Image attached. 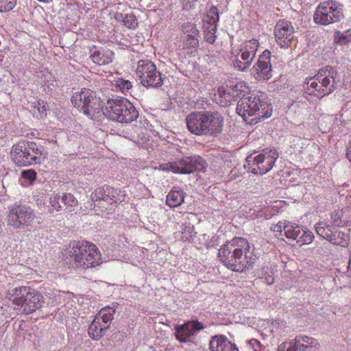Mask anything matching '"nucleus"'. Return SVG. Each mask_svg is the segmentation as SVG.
Instances as JSON below:
<instances>
[{
	"instance_id": "f257e3e1",
	"label": "nucleus",
	"mask_w": 351,
	"mask_h": 351,
	"mask_svg": "<svg viewBox=\"0 0 351 351\" xmlns=\"http://www.w3.org/2000/svg\"><path fill=\"white\" fill-rule=\"evenodd\" d=\"M218 256L228 269L240 273L252 267L257 258L254 246L242 237H234L223 244Z\"/></svg>"
},
{
	"instance_id": "f03ea898",
	"label": "nucleus",
	"mask_w": 351,
	"mask_h": 351,
	"mask_svg": "<svg viewBox=\"0 0 351 351\" xmlns=\"http://www.w3.org/2000/svg\"><path fill=\"white\" fill-rule=\"evenodd\" d=\"M64 261L69 267L78 269L95 267L102 262L98 247L84 240L71 242L64 255Z\"/></svg>"
},
{
	"instance_id": "7ed1b4c3",
	"label": "nucleus",
	"mask_w": 351,
	"mask_h": 351,
	"mask_svg": "<svg viewBox=\"0 0 351 351\" xmlns=\"http://www.w3.org/2000/svg\"><path fill=\"white\" fill-rule=\"evenodd\" d=\"M341 81L338 71L330 66L319 69L312 77L306 78L303 85L304 95L321 99L333 93Z\"/></svg>"
},
{
	"instance_id": "20e7f679",
	"label": "nucleus",
	"mask_w": 351,
	"mask_h": 351,
	"mask_svg": "<svg viewBox=\"0 0 351 351\" xmlns=\"http://www.w3.org/2000/svg\"><path fill=\"white\" fill-rule=\"evenodd\" d=\"M237 112L247 123L256 124L261 119L271 116L272 108L267 103L265 93H250L243 96L238 101Z\"/></svg>"
},
{
	"instance_id": "39448f33",
	"label": "nucleus",
	"mask_w": 351,
	"mask_h": 351,
	"mask_svg": "<svg viewBox=\"0 0 351 351\" xmlns=\"http://www.w3.org/2000/svg\"><path fill=\"white\" fill-rule=\"evenodd\" d=\"M188 130L197 136H217L222 131L223 119L217 113L195 111L186 117Z\"/></svg>"
},
{
	"instance_id": "423d86ee",
	"label": "nucleus",
	"mask_w": 351,
	"mask_h": 351,
	"mask_svg": "<svg viewBox=\"0 0 351 351\" xmlns=\"http://www.w3.org/2000/svg\"><path fill=\"white\" fill-rule=\"evenodd\" d=\"M121 123H130L138 117L134 106L125 97H116L107 101L102 117Z\"/></svg>"
},
{
	"instance_id": "0eeeda50",
	"label": "nucleus",
	"mask_w": 351,
	"mask_h": 351,
	"mask_svg": "<svg viewBox=\"0 0 351 351\" xmlns=\"http://www.w3.org/2000/svg\"><path fill=\"white\" fill-rule=\"evenodd\" d=\"M73 106L91 119H100L103 115V102L90 89L83 88L71 98Z\"/></svg>"
},
{
	"instance_id": "6e6552de",
	"label": "nucleus",
	"mask_w": 351,
	"mask_h": 351,
	"mask_svg": "<svg viewBox=\"0 0 351 351\" xmlns=\"http://www.w3.org/2000/svg\"><path fill=\"white\" fill-rule=\"evenodd\" d=\"M259 45V41L253 38L241 43L237 49L232 47L230 60L234 69L241 72L248 71L256 58Z\"/></svg>"
},
{
	"instance_id": "1a4fd4ad",
	"label": "nucleus",
	"mask_w": 351,
	"mask_h": 351,
	"mask_svg": "<svg viewBox=\"0 0 351 351\" xmlns=\"http://www.w3.org/2000/svg\"><path fill=\"white\" fill-rule=\"evenodd\" d=\"M278 158V153L276 149H265L261 153L254 152L249 155L244 167L254 174L263 175L272 169Z\"/></svg>"
},
{
	"instance_id": "9d476101",
	"label": "nucleus",
	"mask_w": 351,
	"mask_h": 351,
	"mask_svg": "<svg viewBox=\"0 0 351 351\" xmlns=\"http://www.w3.org/2000/svg\"><path fill=\"white\" fill-rule=\"evenodd\" d=\"M10 154L17 166L25 167L39 163L41 151L34 142L19 141L12 146Z\"/></svg>"
},
{
	"instance_id": "9b49d317",
	"label": "nucleus",
	"mask_w": 351,
	"mask_h": 351,
	"mask_svg": "<svg viewBox=\"0 0 351 351\" xmlns=\"http://www.w3.org/2000/svg\"><path fill=\"white\" fill-rule=\"evenodd\" d=\"M206 160L199 156L184 157L174 162L162 163L158 169L163 171H171L174 173L187 174L194 171L204 172L206 169Z\"/></svg>"
},
{
	"instance_id": "f8f14e48",
	"label": "nucleus",
	"mask_w": 351,
	"mask_h": 351,
	"mask_svg": "<svg viewBox=\"0 0 351 351\" xmlns=\"http://www.w3.org/2000/svg\"><path fill=\"white\" fill-rule=\"evenodd\" d=\"M343 5L335 0L320 2L313 14L316 24L327 25L340 21L343 18Z\"/></svg>"
},
{
	"instance_id": "ddd939ff",
	"label": "nucleus",
	"mask_w": 351,
	"mask_h": 351,
	"mask_svg": "<svg viewBox=\"0 0 351 351\" xmlns=\"http://www.w3.org/2000/svg\"><path fill=\"white\" fill-rule=\"evenodd\" d=\"M34 218V210L21 202H15L8 208V225L14 228L23 229L29 226Z\"/></svg>"
},
{
	"instance_id": "4468645a",
	"label": "nucleus",
	"mask_w": 351,
	"mask_h": 351,
	"mask_svg": "<svg viewBox=\"0 0 351 351\" xmlns=\"http://www.w3.org/2000/svg\"><path fill=\"white\" fill-rule=\"evenodd\" d=\"M136 75L145 87L159 88L163 84L161 73L149 60H140L137 64Z\"/></svg>"
},
{
	"instance_id": "2eb2a0df",
	"label": "nucleus",
	"mask_w": 351,
	"mask_h": 351,
	"mask_svg": "<svg viewBox=\"0 0 351 351\" xmlns=\"http://www.w3.org/2000/svg\"><path fill=\"white\" fill-rule=\"evenodd\" d=\"M315 228L317 234L329 241L332 245L341 247H347L349 243V237L344 232L337 228L330 226L325 221H319L315 223Z\"/></svg>"
},
{
	"instance_id": "dca6fc26",
	"label": "nucleus",
	"mask_w": 351,
	"mask_h": 351,
	"mask_svg": "<svg viewBox=\"0 0 351 351\" xmlns=\"http://www.w3.org/2000/svg\"><path fill=\"white\" fill-rule=\"evenodd\" d=\"M250 73L258 81H267L272 77L271 52L266 49L259 56L257 62L250 69Z\"/></svg>"
},
{
	"instance_id": "f3484780",
	"label": "nucleus",
	"mask_w": 351,
	"mask_h": 351,
	"mask_svg": "<svg viewBox=\"0 0 351 351\" xmlns=\"http://www.w3.org/2000/svg\"><path fill=\"white\" fill-rule=\"evenodd\" d=\"M283 232L289 241H295L300 246L311 243L315 238L311 231L289 222L283 226Z\"/></svg>"
},
{
	"instance_id": "a211bd4d",
	"label": "nucleus",
	"mask_w": 351,
	"mask_h": 351,
	"mask_svg": "<svg viewBox=\"0 0 351 351\" xmlns=\"http://www.w3.org/2000/svg\"><path fill=\"white\" fill-rule=\"evenodd\" d=\"M294 28L288 21H279L274 29L276 42L282 48H287L293 40Z\"/></svg>"
},
{
	"instance_id": "6ab92c4d",
	"label": "nucleus",
	"mask_w": 351,
	"mask_h": 351,
	"mask_svg": "<svg viewBox=\"0 0 351 351\" xmlns=\"http://www.w3.org/2000/svg\"><path fill=\"white\" fill-rule=\"evenodd\" d=\"M287 351H318L319 343L316 339L306 335H298L295 338L286 343Z\"/></svg>"
},
{
	"instance_id": "aec40b11",
	"label": "nucleus",
	"mask_w": 351,
	"mask_h": 351,
	"mask_svg": "<svg viewBox=\"0 0 351 351\" xmlns=\"http://www.w3.org/2000/svg\"><path fill=\"white\" fill-rule=\"evenodd\" d=\"M203 328V324L197 321L188 322L182 326H178L176 336L180 341L186 342L195 332L199 331Z\"/></svg>"
},
{
	"instance_id": "412c9836",
	"label": "nucleus",
	"mask_w": 351,
	"mask_h": 351,
	"mask_svg": "<svg viewBox=\"0 0 351 351\" xmlns=\"http://www.w3.org/2000/svg\"><path fill=\"white\" fill-rule=\"evenodd\" d=\"M90 58L96 64L105 65L112 62L114 52L109 49H98L93 45L90 48Z\"/></svg>"
},
{
	"instance_id": "4be33fe9",
	"label": "nucleus",
	"mask_w": 351,
	"mask_h": 351,
	"mask_svg": "<svg viewBox=\"0 0 351 351\" xmlns=\"http://www.w3.org/2000/svg\"><path fill=\"white\" fill-rule=\"evenodd\" d=\"M211 351H239L234 343L224 335H215L213 337L209 343Z\"/></svg>"
},
{
	"instance_id": "5701e85b",
	"label": "nucleus",
	"mask_w": 351,
	"mask_h": 351,
	"mask_svg": "<svg viewBox=\"0 0 351 351\" xmlns=\"http://www.w3.org/2000/svg\"><path fill=\"white\" fill-rule=\"evenodd\" d=\"M43 296L34 289H32L27 298L25 300L24 305L20 307L25 314H29L36 311L41 306Z\"/></svg>"
},
{
	"instance_id": "b1692460",
	"label": "nucleus",
	"mask_w": 351,
	"mask_h": 351,
	"mask_svg": "<svg viewBox=\"0 0 351 351\" xmlns=\"http://www.w3.org/2000/svg\"><path fill=\"white\" fill-rule=\"evenodd\" d=\"M33 288L29 286H19L10 288L8 291V295L14 304L20 306L24 305L25 300L27 298Z\"/></svg>"
},
{
	"instance_id": "393cba45",
	"label": "nucleus",
	"mask_w": 351,
	"mask_h": 351,
	"mask_svg": "<svg viewBox=\"0 0 351 351\" xmlns=\"http://www.w3.org/2000/svg\"><path fill=\"white\" fill-rule=\"evenodd\" d=\"M108 328L104 326L99 321L94 318L89 325L88 333L89 337L95 341L99 340Z\"/></svg>"
},
{
	"instance_id": "a878e982",
	"label": "nucleus",
	"mask_w": 351,
	"mask_h": 351,
	"mask_svg": "<svg viewBox=\"0 0 351 351\" xmlns=\"http://www.w3.org/2000/svg\"><path fill=\"white\" fill-rule=\"evenodd\" d=\"M184 194L179 187H173L167 195V204L170 207H178L184 202Z\"/></svg>"
},
{
	"instance_id": "bb28decb",
	"label": "nucleus",
	"mask_w": 351,
	"mask_h": 351,
	"mask_svg": "<svg viewBox=\"0 0 351 351\" xmlns=\"http://www.w3.org/2000/svg\"><path fill=\"white\" fill-rule=\"evenodd\" d=\"M115 309L110 306H106L101 308L95 315V318L99 321L104 326L109 328L112 320L114 318Z\"/></svg>"
},
{
	"instance_id": "cd10ccee",
	"label": "nucleus",
	"mask_w": 351,
	"mask_h": 351,
	"mask_svg": "<svg viewBox=\"0 0 351 351\" xmlns=\"http://www.w3.org/2000/svg\"><path fill=\"white\" fill-rule=\"evenodd\" d=\"M234 94V93L231 91V89H229L228 87L219 88L218 90V100L220 105L222 106L230 105L232 101H234L237 99Z\"/></svg>"
},
{
	"instance_id": "c85d7f7f",
	"label": "nucleus",
	"mask_w": 351,
	"mask_h": 351,
	"mask_svg": "<svg viewBox=\"0 0 351 351\" xmlns=\"http://www.w3.org/2000/svg\"><path fill=\"white\" fill-rule=\"evenodd\" d=\"M104 185L95 189V192L91 195V200L94 202V207L98 206L101 208V210H108V207L104 205L105 196H104Z\"/></svg>"
},
{
	"instance_id": "c756f323",
	"label": "nucleus",
	"mask_w": 351,
	"mask_h": 351,
	"mask_svg": "<svg viewBox=\"0 0 351 351\" xmlns=\"http://www.w3.org/2000/svg\"><path fill=\"white\" fill-rule=\"evenodd\" d=\"M258 275L267 285H271L274 282V270L271 267L267 265L262 267L258 271Z\"/></svg>"
},
{
	"instance_id": "7c9ffc66",
	"label": "nucleus",
	"mask_w": 351,
	"mask_h": 351,
	"mask_svg": "<svg viewBox=\"0 0 351 351\" xmlns=\"http://www.w3.org/2000/svg\"><path fill=\"white\" fill-rule=\"evenodd\" d=\"M60 197L57 193H53L49 197V205L47 206V212L52 214L55 211H60L62 209L60 204Z\"/></svg>"
},
{
	"instance_id": "2f4dec72",
	"label": "nucleus",
	"mask_w": 351,
	"mask_h": 351,
	"mask_svg": "<svg viewBox=\"0 0 351 351\" xmlns=\"http://www.w3.org/2000/svg\"><path fill=\"white\" fill-rule=\"evenodd\" d=\"M61 201L69 211L74 210L78 204L77 199L71 193H64L61 197Z\"/></svg>"
},
{
	"instance_id": "473e14b6",
	"label": "nucleus",
	"mask_w": 351,
	"mask_h": 351,
	"mask_svg": "<svg viewBox=\"0 0 351 351\" xmlns=\"http://www.w3.org/2000/svg\"><path fill=\"white\" fill-rule=\"evenodd\" d=\"M343 212L341 210H335L330 214V226L335 228L342 227L346 221L342 219Z\"/></svg>"
},
{
	"instance_id": "72a5a7b5",
	"label": "nucleus",
	"mask_w": 351,
	"mask_h": 351,
	"mask_svg": "<svg viewBox=\"0 0 351 351\" xmlns=\"http://www.w3.org/2000/svg\"><path fill=\"white\" fill-rule=\"evenodd\" d=\"M104 189L105 202L109 205L116 203L118 195L117 191L108 185H104Z\"/></svg>"
},
{
	"instance_id": "f704fd0d",
	"label": "nucleus",
	"mask_w": 351,
	"mask_h": 351,
	"mask_svg": "<svg viewBox=\"0 0 351 351\" xmlns=\"http://www.w3.org/2000/svg\"><path fill=\"white\" fill-rule=\"evenodd\" d=\"M114 82L115 87L123 93H128L132 87V82L130 81L123 78H118L114 81Z\"/></svg>"
},
{
	"instance_id": "c9c22d12",
	"label": "nucleus",
	"mask_w": 351,
	"mask_h": 351,
	"mask_svg": "<svg viewBox=\"0 0 351 351\" xmlns=\"http://www.w3.org/2000/svg\"><path fill=\"white\" fill-rule=\"evenodd\" d=\"M183 37H187L193 35H199V32L195 25L189 23H184L182 25Z\"/></svg>"
},
{
	"instance_id": "e433bc0d",
	"label": "nucleus",
	"mask_w": 351,
	"mask_h": 351,
	"mask_svg": "<svg viewBox=\"0 0 351 351\" xmlns=\"http://www.w3.org/2000/svg\"><path fill=\"white\" fill-rule=\"evenodd\" d=\"M199 35H193L183 38V48H196L198 47Z\"/></svg>"
},
{
	"instance_id": "4c0bfd02",
	"label": "nucleus",
	"mask_w": 351,
	"mask_h": 351,
	"mask_svg": "<svg viewBox=\"0 0 351 351\" xmlns=\"http://www.w3.org/2000/svg\"><path fill=\"white\" fill-rule=\"evenodd\" d=\"M207 17L209 19L208 23L210 25H216L217 26V22L219 21V11L216 6H212L207 14Z\"/></svg>"
},
{
	"instance_id": "58836bf2",
	"label": "nucleus",
	"mask_w": 351,
	"mask_h": 351,
	"mask_svg": "<svg viewBox=\"0 0 351 351\" xmlns=\"http://www.w3.org/2000/svg\"><path fill=\"white\" fill-rule=\"evenodd\" d=\"M46 107L43 102L38 101L37 104L34 106L32 112L34 117L37 118H43L46 116Z\"/></svg>"
},
{
	"instance_id": "ea45409f",
	"label": "nucleus",
	"mask_w": 351,
	"mask_h": 351,
	"mask_svg": "<svg viewBox=\"0 0 351 351\" xmlns=\"http://www.w3.org/2000/svg\"><path fill=\"white\" fill-rule=\"evenodd\" d=\"M17 0H0V12H6L14 8Z\"/></svg>"
},
{
	"instance_id": "a19ab883",
	"label": "nucleus",
	"mask_w": 351,
	"mask_h": 351,
	"mask_svg": "<svg viewBox=\"0 0 351 351\" xmlns=\"http://www.w3.org/2000/svg\"><path fill=\"white\" fill-rule=\"evenodd\" d=\"M262 345L261 343L255 339H252L245 341V348L246 351H261Z\"/></svg>"
},
{
	"instance_id": "79ce46f5",
	"label": "nucleus",
	"mask_w": 351,
	"mask_h": 351,
	"mask_svg": "<svg viewBox=\"0 0 351 351\" xmlns=\"http://www.w3.org/2000/svg\"><path fill=\"white\" fill-rule=\"evenodd\" d=\"M217 30V25H210V29H208L205 32L204 38L205 40L210 43L213 44L215 41V32Z\"/></svg>"
},
{
	"instance_id": "37998d69",
	"label": "nucleus",
	"mask_w": 351,
	"mask_h": 351,
	"mask_svg": "<svg viewBox=\"0 0 351 351\" xmlns=\"http://www.w3.org/2000/svg\"><path fill=\"white\" fill-rule=\"evenodd\" d=\"M335 40L340 45H346L351 42V34L337 32L335 35Z\"/></svg>"
},
{
	"instance_id": "c03bdc74",
	"label": "nucleus",
	"mask_w": 351,
	"mask_h": 351,
	"mask_svg": "<svg viewBox=\"0 0 351 351\" xmlns=\"http://www.w3.org/2000/svg\"><path fill=\"white\" fill-rule=\"evenodd\" d=\"M21 177L32 184L36 178V173L33 169L24 170L21 173Z\"/></svg>"
},
{
	"instance_id": "a18cd8bd",
	"label": "nucleus",
	"mask_w": 351,
	"mask_h": 351,
	"mask_svg": "<svg viewBox=\"0 0 351 351\" xmlns=\"http://www.w3.org/2000/svg\"><path fill=\"white\" fill-rule=\"evenodd\" d=\"M124 25L128 28H134L137 25V20L132 14H127L123 20Z\"/></svg>"
},
{
	"instance_id": "49530a36",
	"label": "nucleus",
	"mask_w": 351,
	"mask_h": 351,
	"mask_svg": "<svg viewBox=\"0 0 351 351\" xmlns=\"http://www.w3.org/2000/svg\"><path fill=\"white\" fill-rule=\"evenodd\" d=\"M229 89H231V91L234 93V95L237 98L239 95L242 92V88L243 87V82H237L236 84H230V86H227Z\"/></svg>"
},
{
	"instance_id": "de8ad7c7",
	"label": "nucleus",
	"mask_w": 351,
	"mask_h": 351,
	"mask_svg": "<svg viewBox=\"0 0 351 351\" xmlns=\"http://www.w3.org/2000/svg\"><path fill=\"white\" fill-rule=\"evenodd\" d=\"M285 224H283L282 222H278L274 227V232H280L281 234L283 232V226Z\"/></svg>"
},
{
	"instance_id": "09e8293b",
	"label": "nucleus",
	"mask_w": 351,
	"mask_h": 351,
	"mask_svg": "<svg viewBox=\"0 0 351 351\" xmlns=\"http://www.w3.org/2000/svg\"><path fill=\"white\" fill-rule=\"evenodd\" d=\"M346 155L348 160L351 162V141L348 143L347 145Z\"/></svg>"
}]
</instances>
